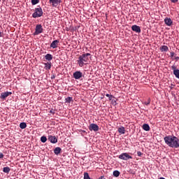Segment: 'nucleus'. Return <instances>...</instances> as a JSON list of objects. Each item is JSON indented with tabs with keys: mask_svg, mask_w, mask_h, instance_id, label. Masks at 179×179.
<instances>
[{
	"mask_svg": "<svg viewBox=\"0 0 179 179\" xmlns=\"http://www.w3.org/2000/svg\"><path fill=\"white\" fill-rule=\"evenodd\" d=\"M165 143L169 146V148H174L178 149L179 148V139L176 136H166L164 138Z\"/></svg>",
	"mask_w": 179,
	"mask_h": 179,
	"instance_id": "1",
	"label": "nucleus"
},
{
	"mask_svg": "<svg viewBox=\"0 0 179 179\" xmlns=\"http://www.w3.org/2000/svg\"><path fill=\"white\" fill-rule=\"evenodd\" d=\"M90 53H83L78 57L77 63L80 68H83L85 65H87V63L89 62V57H90Z\"/></svg>",
	"mask_w": 179,
	"mask_h": 179,
	"instance_id": "2",
	"label": "nucleus"
},
{
	"mask_svg": "<svg viewBox=\"0 0 179 179\" xmlns=\"http://www.w3.org/2000/svg\"><path fill=\"white\" fill-rule=\"evenodd\" d=\"M43 16V8L40 7V6H38L34 9V13L32 14V17L34 19H36V17H41Z\"/></svg>",
	"mask_w": 179,
	"mask_h": 179,
	"instance_id": "3",
	"label": "nucleus"
},
{
	"mask_svg": "<svg viewBox=\"0 0 179 179\" xmlns=\"http://www.w3.org/2000/svg\"><path fill=\"white\" fill-rule=\"evenodd\" d=\"M118 157L120 160H129L130 159H132V156L128 155L127 152L122 153Z\"/></svg>",
	"mask_w": 179,
	"mask_h": 179,
	"instance_id": "4",
	"label": "nucleus"
},
{
	"mask_svg": "<svg viewBox=\"0 0 179 179\" xmlns=\"http://www.w3.org/2000/svg\"><path fill=\"white\" fill-rule=\"evenodd\" d=\"M43 33V26L41 24H37L36 26L35 32L34 33V36H38Z\"/></svg>",
	"mask_w": 179,
	"mask_h": 179,
	"instance_id": "5",
	"label": "nucleus"
},
{
	"mask_svg": "<svg viewBox=\"0 0 179 179\" xmlns=\"http://www.w3.org/2000/svg\"><path fill=\"white\" fill-rule=\"evenodd\" d=\"M61 2H62V0H49V3L52 8H57V6L61 4Z\"/></svg>",
	"mask_w": 179,
	"mask_h": 179,
	"instance_id": "6",
	"label": "nucleus"
},
{
	"mask_svg": "<svg viewBox=\"0 0 179 179\" xmlns=\"http://www.w3.org/2000/svg\"><path fill=\"white\" fill-rule=\"evenodd\" d=\"M74 79L79 80L82 76H83V73L80 71H77L73 73Z\"/></svg>",
	"mask_w": 179,
	"mask_h": 179,
	"instance_id": "7",
	"label": "nucleus"
},
{
	"mask_svg": "<svg viewBox=\"0 0 179 179\" xmlns=\"http://www.w3.org/2000/svg\"><path fill=\"white\" fill-rule=\"evenodd\" d=\"M89 129L90 131L97 132V131H99V126L94 123H92L89 126Z\"/></svg>",
	"mask_w": 179,
	"mask_h": 179,
	"instance_id": "8",
	"label": "nucleus"
},
{
	"mask_svg": "<svg viewBox=\"0 0 179 179\" xmlns=\"http://www.w3.org/2000/svg\"><path fill=\"white\" fill-rule=\"evenodd\" d=\"M48 141H50V143H57L58 142V138L55 136H48Z\"/></svg>",
	"mask_w": 179,
	"mask_h": 179,
	"instance_id": "9",
	"label": "nucleus"
},
{
	"mask_svg": "<svg viewBox=\"0 0 179 179\" xmlns=\"http://www.w3.org/2000/svg\"><path fill=\"white\" fill-rule=\"evenodd\" d=\"M10 94H12L11 92H2L0 95V99H1L2 100H5L6 97H8L9 96H10Z\"/></svg>",
	"mask_w": 179,
	"mask_h": 179,
	"instance_id": "10",
	"label": "nucleus"
},
{
	"mask_svg": "<svg viewBox=\"0 0 179 179\" xmlns=\"http://www.w3.org/2000/svg\"><path fill=\"white\" fill-rule=\"evenodd\" d=\"M171 69L173 71V75L176 76V78L179 79V69H177L176 66H172Z\"/></svg>",
	"mask_w": 179,
	"mask_h": 179,
	"instance_id": "11",
	"label": "nucleus"
},
{
	"mask_svg": "<svg viewBox=\"0 0 179 179\" xmlns=\"http://www.w3.org/2000/svg\"><path fill=\"white\" fill-rule=\"evenodd\" d=\"M164 23L166 26H171L173 24V20H171V18L165 17Z\"/></svg>",
	"mask_w": 179,
	"mask_h": 179,
	"instance_id": "12",
	"label": "nucleus"
},
{
	"mask_svg": "<svg viewBox=\"0 0 179 179\" xmlns=\"http://www.w3.org/2000/svg\"><path fill=\"white\" fill-rule=\"evenodd\" d=\"M131 30H133V31H135L136 33H141V27L138 25H133L131 27Z\"/></svg>",
	"mask_w": 179,
	"mask_h": 179,
	"instance_id": "13",
	"label": "nucleus"
},
{
	"mask_svg": "<svg viewBox=\"0 0 179 179\" xmlns=\"http://www.w3.org/2000/svg\"><path fill=\"white\" fill-rule=\"evenodd\" d=\"M59 43V41L55 40L52 42L50 44L51 48H58V43Z\"/></svg>",
	"mask_w": 179,
	"mask_h": 179,
	"instance_id": "14",
	"label": "nucleus"
},
{
	"mask_svg": "<svg viewBox=\"0 0 179 179\" xmlns=\"http://www.w3.org/2000/svg\"><path fill=\"white\" fill-rule=\"evenodd\" d=\"M162 52H167L169 51V47L167 45H162L159 48Z\"/></svg>",
	"mask_w": 179,
	"mask_h": 179,
	"instance_id": "15",
	"label": "nucleus"
},
{
	"mask_svg": "<svg viewBox=\"0 0 179 179\" xmlns=\"http://www.w3.org/2000/svg\"><path fill=\"white\" fill-rule=\"evenodd\" d=\"M45 65V69L46 71H50L51 69V62H48L47 63H44Z\"/></svg>",
	"mask_w": 179,
	"mask_h": 179,
	"instance_id": "16",
	"label": "nucleus"
},
{
	"mask_svg": "<svg viewBox=\"0 0 179 179\" xmlns=\"http://www.w3.org/2000/svg\"><path fill=\"white\" fill-rule=\"evenodd\" d=\"M45 59H46V61H48L49 62H50V61H52V55H51V54L45 55Z\"/></svg>",
	"mask_w": 179,
	"mask_h": 179,
	"instance_id": "17",
	"label": "nucleus"
},
{
	"mask_svg": "<svg viewBox=\"0 0 179 179\" xmlns=\"http://www.w3.org/2000/svg\"><path fill=\"white\" fill-rule=\"evenodd\" d=\"M117 131L119 134H120L121 135H124L125 134V127H121L118 128Z\"/></svg>",
	"mask_w": 179,
	"mask_h": 179,
	"instance_id": "18",
	"label": "nucleus"
},
{
	"mask_svg": "<svg viewBox=\"0 0 179 179\" xmlns=\"http://www.w3.org/2000/svg\"><path fill=\"white\" fill-rule=\"evenodd\" d=\"M62 151V149H61V148L59 147H57L55 150H54V153L55 155H59V153H61V152Z\"/></svg>",
	"mask_w": 179,
	"mask_h": 179,
	"instance_id": "19",
	"label": "nucleus"
},
{
	"mask_svg": "<svg viewBox=\"0 0 179 179\" xmlns=\"http://www.w3.org/2000/svg\"><path fill=\"white\" fill-rule=\"evenodd\" d=\"M143 129H144V131H150V127L148 124H143Z\"/></svg>",
	"mask_w": 179,
	"mask_h": 179,
	"instance_id": "20",
	"label": "nucleus"
},
{
	"mask_svg": "<svg viewBox=\"0 0 179 179\" xmlns=\"http://www.w3.org/2000/svg\"><path fill=\"white\" fill-rule=\"evenodd\" d=\"M3 173H6L8 174L10 171V168H9V166L3 167Z\"/></svg>",
	"mask_w": 179,
	"mask_h": 179,
	"instance_id": "21",
	"label": "nucleus"
},
{
	"mask_svg": "<svg viewBox=\"0 0 179 179\" xmlns=\"http://www.w3.org/2000/svg\"><path fill=\"white\" fill-rule=\"evenodd\" d=\"M27 127V124H26V122H21L20 124V128L21 129H24Z\"/></svg>",
	"mask_w": 179,
	"mask_h": 179,
	"instance_id": "22",
	"label": "nucleus"
},
{
	"mask_svg": "<svg viewBox=\"0 0 179 179\" xmlns=\"http://www.w3.org/2000/svg\"><path fill=\"white\" fill-rule=\"evenodd\" d=\"M71 101H73V99L71 96H69L67 98L65 99V103H71Z\"/></svg>",
	"mask_w": 179,
	"mask_h": 179,
	"instance_id": "23",
	"label": "nucleus"
},
{
	"mask_svg": "<svg viewBox=\"0 0 179 179\" xmlns=\"http://www.w3.org/2000/svg\"><path fill=\"white\" fill-rule=\"evenodd\" d=\"M41 141L43 143H45L47 142V137L45 136H43L41 137Z\"/></svg>",
	"mask_w": 179,
	"mask_h": 179,
	"instance_id": "24",
	"label": "nucleus"
},
{
	"mask_svg": "<svg viewBox=\"0 0 179 179\" xmlns=\"http://www.w3.org/2000/svg\"><path fill=\"white\" fill-rule=\"evenodd\" d=\"M120 173L118 171H113V176L114 177H120Z\"/></svg>",
	"mask_w": 179,
	"mask_h": 179,
	"instance_id": "25",
	"label": "nucleus"
},
{
	"mask_svg": "<svg viewBox=\"0 0 179 179\" xmlns=\"http://www.w3.org/2000/svg\"><path fill=\"white\" fill-rule=\"evenodd\" d=\"M32 5H37L40 2V0H31Z\"/></svg>",
	"mask_w": 179,
	"mask_h": 179,
	"instance_id": "26",
	"label": "nucleus"
},
{
	"mask_svg": "<svg viewBox=\"0 0 179 179\" xmlns=\"http://www.w3.org/2000/svg\"><path fill=\"white\" fill-rule=\"evenodd\" d=\"M106 97H108L109 100H113V97H114L113 95L110 94H106Z\"/></svg>",
	"mask_w": 179,
	"mask_h": 179,
	"instance_id": "27",
	"label": "nucleus"
},
{
	"mask_svg": "<svg viewBox=\"0 0 179 179\" xmlns=\"http://www.w3.org/2000/svg\"><path fill=\"white\" fill-rule=\"evenodd\" d=\"M144 104H145V106H149V104H150V98H148V101L144 102Z\"/></svg>",
	"mask_w": 179,
	"mask_h": 179,
	"instance_id": "28",
	"label": "nucleus"
},
{
	"mask_svg": "<svg viewBox=\"0 0 179 179\" xmlns=\"http://www.w3.org/2000/svg\"><path fill=\"white\" fill-rule=\"evenodd\" d=\"M143 153L141 151H138L137 152V155L141 157V156H142Z\"/></svg>",
	"mask_w": 179,
	"mask_h": 179,
	"instance_id": "29",
	"label": "nucleus"
},
{
	"mask_svg": "<svg viewBox=\"0 0 179 179\" xmlns=\"http://www.w3.org/2000/svg\"><path fill=\"white\" fill-rule=\"evenodd\" d=\"M171 2H172V3H177V2H178V0H171Z\"/></svg>",
	"mask_w": 179,
	"mask_h": 179,
	"instance_id": "30",
	"label": "nucleus"
},
{
	"mask_svg": "<svg viewBox=\"0 0 179 179\" xmlns=\"http://www.w3.org/2000/svg\"><path fill=\"white\" fill-rule=\"evenodd\" d=\"M0 159H3V154L2 152L0 153Z\"/></svg>",
	"mask_w": 179,
	"mask_h": 179,
	"instance_id": "31",
	"label": "nucleus"
},
{
	"mask_svg": "<svg viewBox=\"0 0 179 179\" xmlns=\"http://www.w3.org/2000/svg\"><path fill=\"white\" fill-rule=\"evenodd\" d=\"M174 55H175L174 52H171V57H174Z\"/></svg>",
	"mask_w": 179,
	"mask_h": 179,
	"instance_id": "32",
	"label": "nucleus"
},
{
	"mask_svg": "<svg viewBox=\"0 0 179 179\" xmlns=\"http://www.w3.org/2000/svg\"><path fill=\"white\" fill-rule=\"evenodd\" d=\"M51 79H55V75H52V76H51Z\"/></svg>",
	"mask_w": 179,
	"mask_h": 179,
	"instance_id": "33",
	"label": "nucleus"
},
{
	"mask_svg": "<svg viewBox=\"0 0 179 179\" xmlns=\"http://www.w3.org/2000/svg\"><path fill=\"white\" fill-rule=\"evenodd\" d=\"M176 59L177 61H178L179 57H176Z\"/></svg>",
	"mask_w": 179,
	"mask_h": 179,
	"instance_id": "34",
	"label": "nucleus"
},
{
	"mask_svg": "<svg viewBox=\"0 0 179 179\" xmlns=\"http://www.w3.org/2000/svg\"><path fill=\"white\" fill-rule=\"evenodd\" d=\"M50 113H51L52 114H54V112L52 111V110H50Z\"/></svg>",
	"mask_w": 179,
	"mask_h": 179,
	"instance_id": "35",
	"label": "nucleus"
},
{
	"mask_svg": "<svg viewBox=\"0 0 179 179\" xmlns=\"http://www.w3.org/2000/svg\"><path fill=\"white\" fill-rule=\"evenodd\" d=\"M0 37H1V32H0Z\"/></svg>",
	"mask_w": 179,
	"mask_h": 179,
	"instance_id": "36",
	"label": "nucleus"
}]
</instances>
